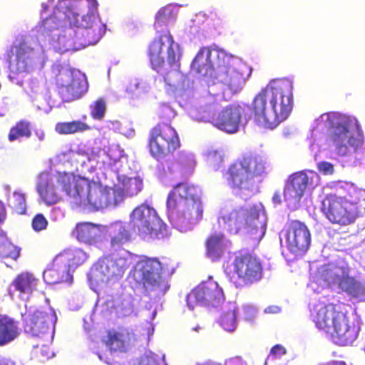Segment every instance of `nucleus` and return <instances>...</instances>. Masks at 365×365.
<instances>
[{
	"mask_svg": "<svg viewBox=\"0 0 365 365\" xmlns=\"http://www.w3.org/2000/svg\"><path fill=\"white\" fill-rule=\"evenodd\" d=\"M91 115L95 120H101L106 113V103L103 99L96 100L91 106Z\"/></svg>",
	"mask_w": 365,
	"mask_h": 365,
	"instance_id": "44",
	"label": "nucleus"
},
{
	"mask_svg": "<svg viewBox=\"0 0 365 365\" xmlns=\"http://www.w3.org/2000/svg\"><path fill=\"white\" fill-rule=\"evenodd\" d=\"M37 192L41 200L48 205L57 203L60 194L55 187L53 178L48 175H41L37 184Z\"/></svg>",
	"mask_w": 365,
	"mask_h": 365,
	"instance_id": "29",
	"label": "nucleus"
},
{
	"mask_svg": "<svg viewBox=\"0 0 365 365\" xmlns=\"http://www.w3.org/2000/svg\"><path fill=\"white\" fill-rule=\"evenodd\" d=\"M211 105H212V103H211V102H209V103L206 105V106H211Z\"/></svg>",
	"mask_w": 365,
	"mask_h": 365,
	"instance_id": "57",
	"label": "nucleus"
},
{
	"mask_svg": "<svg viewBox=\"0 0 365 365\" xmlns=\"http://www.w3.org/2000/svg\"><path fill=\"white\" fill-rule=\"evenodd\" d=\"M35 134L37 136L38 139L41 141H43L45 139V133L42 130H37L35 131Z\"/></svg>",
	"mask_w": 365,
	"mask_h": 365,
	"instance_id": "52",
	"label": "nucleus"
},
{
	"mask_svg": "<svg viewBox=\"0 0 365 365\" xmlns=\"http://www.w3.org/2000/svg\"><path fill=\"white\" fill-rule=\"evenodd\" d=\"M346 268L336 264H324L319 267L314 275V279L317 283H324L328 286L337 284L342 278Z\"/></svg>",
	"mask_w": 365,
	"mask_h": 365,
	"instance_id": "27",
	"label": "nucleus"
},
{
	"mask_svg": "<svg viewBox=\"0 0 365 365\" xmlns=\"http://www.w3.org/2000/svg\"><path fill=\"white\" fill-rule=\"evenodd\" d=\"M234 273L240 282L236 283V287L252 285L259 282L263 275V264L260 258L249 252H240L232 262Z\"/></svg>",
	"mask_w": 365,
	"mask_h": 365,
	"instance_id": "13",
	"label": "nucleus"
},
{
	"mask_svg": "<svg viewBox=\"0 0 365 365\" xmlns=\"http://www.w3.org/2000/svg\"><path fill=\"white\" fill-rule=\"evenodd\" d=\"M205 255L213 262L218 261L227 249L226 237L222 232L209 235L205 240Z\"/></svg>",
	"mask_w": 365,
	"mask_h": 365,
	"instance_id": "26",
	"label": "nucleus"
},
{
	"mask_svg": "<svg viewBox=\"0 0 365 365\" xmlns=\"http://www.w3.org/2000/svg\"><path fill=\"white\" fill-rule=\"evenodd\" d=\"M201 195L200 190L194 185L187 182L176 184L170 192L167 199V207L170 212H175L178 207L186 205L192 199Z\"/></svg>",
	"mask_w": 365,
	"mask_h": 365,
	"instance_id": "21",
	"label": "nucleus"
},
{
	"mask_svg": "<svg viewBox=\"0 0 365 365\" xmlns=\"http://www.w3.org/2000/svg\"><path fill=\"white\" fill-rule=\"evenodd\" d=\"M91 130V126L86 123L76 120L69 122H58L55 125V131L60 135H72L83 133Z\"/></svg>",
	"mask_w": 365,
	"mask_h": 365,
	"instance_id": "37",
	"label": "nucleus"
},
{
	"mask_svg": "<svg viewBox=\"0 0 365 365\" xmlns=\"http://www.w3.org/2000/svg\"><path fill=\"white\" fill-rule=\"evenodd\" d=\"M56 320V314L52 309H38L23 315V328L26 334L40 337L53 331Z\"/></svg>",
	"mask_w": 365,
	"mask_h": 365,
	"instance_id": "16",
	"label": "nucleus"
},
{
	"mask_svg": "<svg viewBox=\"0 0 365 365\" xmlns=\"http://www.w3.org/2000/svg\"><path fill=\"white\" fill-rule=\"evenodd\" d=\"M219 323L228 332H232L235 330L237 327V315L235 307L232 306L221 314Z\"/></svg>",
	"mask_w": 365,
	"mask_h": 365,
	"instance_id": "40",
	"label": "nucleus"
},
{
	"mask_svg": "<svg viewBox=\"0 0 365 365\" xmlns=\"http://www.w3.org/2000/svg\"><path fill=\"white\" fill-rule=\"evenodd\" d=\"M325 115L328 139L338 155H349L362 148L364 134L356 120L339 113H329Z\"/></svg>",
	"mask_w": 365,
	"mask_h": 365,
	"instance_id": "7",
	"label": "nucleus"
},
{
	"mask_svg": "<svg viewBox=\"0 0 365 365\" xmlns=\"http://www.w3.org/2000/svg\"><path fill=\"white\" fill-rule=\"evenodd\" d=\"M219 223H222L231 235H237L242 230H246L247 234L257 241L261 240L266 233V220L259 216L255 207H239L232 210L228 214L219 217Z\"/></svg>",
	"mask_w": 365,
	"mask_h": 365,
	"instance_id": "9",
	"label": "nucleus"
},
{
	"mask_svg": "<svg viewBox=\"0 0 365 365\" xmlns=\"http://www.w3.org/2000/svg\"><path fill=\"white\" fill-rule=\"evenodd\" d=\"M143 180L139 177L128 178L123 180V191L129 196L136 195L143 189Z\"/></svg>",
	"mask_w": 365,
	"mask_h": 365,
	"instance_id": "42",
	"label": "nucleus"
},
{
	"mask_svg": "<svg viewBox=\"0 0 365 365\" xmlns=\"http://www.w3.org/2000/svg\"><path fill=\"white\" fill-rule=\"evenodd\" d=\"M321 211L331 223L348 226L365 215V198L356 190L344 196L329 194L322 202Z\"/></svg>",
	"mask_w": 365,
	"mask_h": 365,
	"instance_id": "8",
	"label": "nucleus"
},
{
	"mask_svg": "<svg viewBox=\"0 0 365 365\" xmlns=\"http://www.w3.org/2000/svg\"><path fill=\"white\" fill-rule=\"evenodd\" d=\"M78 187L81 192L75 200L76 206L99 210L111 204L109 192L96 183H91L88 180H81Z\"/></svg>",
	"mask_w": 365,
	"mask_h": 365,
	"instance_id": "18",
	"label": "nucleus"
},
{
	"mask_svg": "<svg viewBox=\"0 0 365 365\" xmlns=\"http://www.w3.org/2000/svg\"><path fill=\"white\" fill-rule=\"evenodd\" d=\"M110 245L119 248L131 240V235L122 222H115L110 227Z\"/></svg>",
	"mask_w": 365,
	"mask_h": 365,
	"instance_id": "36",
	"label": "nucleus"
},
{
	"mask_svg": "<svg viewBox=\"0 0 365 365\" xmlns=\"http://www.w3.org/2000/svg\"><path fill=\"white\" fill-rule=\"evenodd\" d=\"M177 170L182 176L191 175L195 168L196 161L192 154L180 152L175 160Z\"/></svg>",
	"mask_w": 365,
	"mask_h": 365,
	"instance_id": "39",
	"label": "nucleus"
},
{
	"mask_svg": "<svg viewBox=\"0 0 365 365\" xmlns=\"http://www.w3.org/2000/svg\"><path fill=\"white\" fill-rule=\"evenodd\" d=\"M38 279L34 274L29 272H24L19 274L11 282V287L14 291L22 294H31L37 289Z\"/></svg>",
	"mask_w": 365,
	"mask_h": 365,
	"instance_id": "30",
	"label": "nucleus"
},
{
	"mask_svg": "<svg viewBox=\"0 0 365 365\" xmlns=\"http://www.w3.org/2000/svg\"><path fill=\"white\" fill-rule=\"evenodd\" d=\"M130 222L139 235L152 238H163L167 235V226L156 210L146 203L138 205L130 214Z\"/></svg>",
	"mask_w": 365,
	"mask_h": 365,
	"instance_id": "12",
	"label": "nucleus"
},
{
	"mask_svg": "<svg viewBox=\"0 0 365 365\" xmlns=\"http://www.w3.org/2000/svg\"><path fill=\"white\" fill-rule=\"evenodd\" d=\"M162 272V264L158 258L143 257L137 262L133 277L138 283L150 291L161 290L165 286Z\"/></svg>",
	"mask_w": 365,
	"mask_h": 365,
	"instance_id": "14",
	"label": "nucleus"
},
{
	"mask_svg": "<svg viewBox=\"0 0 365 365\" xmlns=\"http://www.w3.org/2000/svg\"><path fill=\"white\" fill-rule=\"evenodd\" d=\"M270 354L275 357H280L286 354V349L282 345L276 344L271 349Z\"/></svg>",
	"mask_w": 365,
	"mask_h": 365,
	"instance_id": "49",
	"label": "nucleus"
},
{
	"mask_svg": "<svg viewBox=\"0 0 365 365\" xmlns=\"http://www.w3.org/2000/svg\"><path fill=\"white\" fill-rule=\"evenodd\" d=\"M73 234L79 242L92 244L97 238V226L91 222L78 223Z\"/></svg>",
	"mask_w": 365,
	"mask_h": 365,
	"instance_id": "35",
	"label": "nucleus"
},
{
	"mask_svg": "<svg viewBox=\"0 0 365 365\" xmlns=\"http://www.w3.org/2000/svg\"><path fill=\"white\" fill-rule=\"evenodd\" d=\"M266 161L258 154L249 153L236 159L227 168L224 178L232 190L252 192L267 175Z\"/></svg>",
	"mask_w": 365,
	"mask_h": 365,
	"instance_id": "5",
	"label": "nucleus"
},
{
	"mask_svg": "<svg viewBox=\"0 0 365 365\" xmlns=\"http://www.w3.org/2000/svg\"><path fill=\"white\" fill-rule=\"evenodd\" d=\"M181 147L179 134L168 122H159L149 131L148 148L150 155L157 160L173 155Z\"/></svg>",
	"mask_w": 365,
	"mask_h": 365,
	"instance_id": "10",
	"label": "nucleus"
},
{
	"mask_svg": "<svg viewBox=\"0 0 365 365\" xmlns=\"http://www.w3.org/2000/svg\"><path fill=\"white\" fill-rule=\"evenodd\" d=\"M292 106V81L286 78L273 79L253 98L249 118L261 126L274 129L288 118Z\"/></svg>",
	"mask_w": 365,
	"mask_h": 365,
	"instance_id": "1",
	"label": "nucleus"
},
{
	"mask_svg": "<svg viewBox=\"0 0 365 365\" xmlns=\"http://www.w3.org/2000/svg\"><path fill=\"white\" fill-rule=\"evenodd\" d=\"M148 56L152 68L163 77L168 86H175L181 76V52L169 31L160 34L150 43Z\"/></svg>",
	"mask_w": 365,
	"mask_h": 365,
	"instance_id": "6",
	"label": "nucleus"
},
{
	"mask_svg": "<svg viewBox=\"0 0 365 365\" xmlns=\"http://www.w3.org/2000/svg\"><path fill=\"white\" fill-rule=\"evenodd\" d=\"M311 245V233L307 226L299 220L289 222L286 232V247L294 255H304Z\"/></svg>",
	"mask_w": 365,
	"mask_h": 365,
	"instance_id": "19",
	"label": "nucleus"
},
{
	"mask_svg": "<svg viewBox=\"0 0 365 365\" xmlns=\"http://www.w3.org/2000/svg\"><path fill=\"white\" fill-rule=\"evenodd\" d=\"M7 213L6 206L2 200H0V225L3 224L6 219Z\"/></svg>",
	"mask_w": 365,
	"mask_h": 365,
	"instance_id": "50",
	"label": "nucleus"
},
{
	"mask_svg": "<svg viewBox=\"0 0 365 365\" xmlns=\"http://www.w3.org/2000/svg\"><path fill=\"white\" fill-rule=\"evenodd\" d=\"M98 5L96 0L69 3L63 11L70 24L77 29L76 43L80 46L96 44L106 33V25L97 12Z\"/></svg>",
	"mask_w": 365,
	"mask_h": 365,
	"instance_id": "4",
	"label": "nucleus"
},
{
	"mask_svg": "<svg viewBox=\"0 0 365 365\" xmlns=\"http://www.w3.org/2000/svg\"><path fill=\"white\" fill-rule=\"evenodd\" d=\"M31 135V123L27 120L21 119L10 128L8 140L10 142H14L22 138H29Z\"/></svg>",
	"mask_w": 365,
	"mask_h": 365,
	"instance_id": "38",
	"label": "nucleus"
},
{
	"mask_svg": "<svg viewBox=\"0 0 365 365\" xmlns=\"http://www.w3.org/2000/svg\"><path fill=\"white\" fill-rule=\"evenodd\" d=\"M42 25L44 27V30L53 31L58 29L60 21L56 16L51 15L43 21Z\"/></svg>",
	"mask_w": 365,
	"mask_h": 365,
	"instance_id": "46",
	"label": "nucleus"
},
{
	"mask_svg": "<svg viewBox=\"0 0 365 365\" xmlns=\"http://www.w3.org/2000/svg\"><path fill=\"white\" fill-rule=\"evenodd\" d=\"M9 206L17 215H24L26 212V202L25 195L15 191L9 199Z\"/></svg>",
	"mask_w": 365,
	"mask_h": 365,
	"instance_id": "41",
	"label": "nucleus"
},
{
	"mask_svg": "<svg viewBox=\"0 0 365 365\" xmlns=\"http://www.w3.org/2000/svg\"><path fill=\"white\" fill-rule=\"evenodd\" d=\"M34 48L28 46L25 42H21L17 46H11L6 51V61L9 68L11 73H20L28 69L29 63L33 58Z\"/></svg>",
	"mask_w": 365,
	"mask_h": 365,
	"instance_id": "20",
	"label": "nucleus"
},
{
	"mask_svg": "<svg viewBox=\"0 0 365 365\" xmlns=\"http://www.w3.org/2000/svg\"><path fill=\"white\" fill-rule=\"evenodd\" d=\"M56 256L57 260L62 262L68 271L70 268H76L83 264L87 259V254L81 249H67Z\"/></svg>",
	"mask_w": 365,
	"mask_h": 365,
	"instance_id": "33",
	"label": "nucleus"
},
{
	"mask_svg": "<svg viewBox=\"0 0 365 365\" xmlns=\"http://www.w3.org/2000/svg\"><path fill=\"white\" fill-rule=\"evenodd\" d=\"M0 365H16V364L11 360H6L0 361Z\"/></svg>",
	"mask_w": 365,
	"mask_h": 365,
	"instance_id": "55",
	"label": "nucleus"
},
{
	"mask_svg": "<svg viewBox=\"0 0 365 365\" xmlns=\"http://www.w3.org/2000/svg\"><path fill=\"white\" fill-rule=\"evenodd\" d=\"M166 115H171L169 117L170 119L173 117V110L169 107H163L160 110V118L163 119Z\"/></svg>",
	"mask_w": 365,
	"mask_h": 365,
	"instance_id": "51",
	"label": "nucleus"
},
{
	"mask_svg": "<svg viewBox=\"0 0 365 365\" xmlns=\"http://www.w3.org/2000/svg\"><path fill=\"white\" fill-rule=\"evenodd\" d=\"M217 108H218L217 105H216V106L214 105V106H213L214 110Z\"/></svg>",
	"mask_w": 365,
	"mask_h": 365,
	"instance_id": "56",
	"label": "nucleus"
},
{
	"mask_svg": "<svg viewBox=\"0 0 365 365\" xmlns=\"http://www.w3.org/2000/svg\"><path fill=\"white\" fill-rule=\"evenodd\" d=\"M55 180L61 187L62 190L73 199V202L75 203V200L81 192L78 184H80V181L86 180V179L84 178H76L71 173H63L56 175Z\"/></svg>",
	"mask_w": 365,
	"mask_h": 365,
	"instance_id": "31",
	"label": "nucleus"
},
{
	"mask_svg": "<svg viewBox=\"0 0 365 365\" xmlns=\"http://www.w3.org/2000/svg\"><path fill=\"white\" fill-rule=\"evenodd\" d=\"M311 319L319 330L339 346L351 345L358 337L360 328L351 319L343 303H318L311 312Z\"/></svg>",
	"mask_w": 365,
	"mask_h": 365,
	"instance_id": "3",
	"label": "nucleus"
},
{
	"mask_svg": "<svg viewBox=\"0 0 365 365\" xmlns=\"http://www.w3.org/2000/svg\"><path fill=\"white\" fill-rule=\"evenodd\" d=\"M272 201L277 204L281 203L282 200H281V195H280L279 192H274V194L272 196Z\"/></svg>",
	"mask_w": 365,
	"mask_h": 365,
	"instance_id": "53",
	"label": "nucleus"
},
{
	"mask_svg": "<svg viewBox=\"0 0 365 365\" xmlns=\"http://www.w3.org/2000/svg\"><path fill=\"white\" fill-rule=\"evenodd\" d=\"M166 9L162 8L160 9L155 15V26H157L158 25H160L161 23H163L166 21Z\"/></svg>",
	"mask_w": 365,
	"mask_h": 365,
	"instance_id": "48",
	"label": "nucleus"
},
{
	"mask_svg": "<svg viewBox=\"0 0 365 365\" xmlns=\"http://www.w3.org/2000/svg\"><path fill=\"white\" fill-rule=\"evenodd\" d=\"M318 170L324 175H331L334 173V165L329 162L323 161L317 164Z\"/></svg>",
	"mask_w": 365,
	"mask_h": 365,
	"instance_id": "47",
	"label": "nucleus"
},
{
	"mask_svg": "<svg viewBox=\"0 0 365 365\" xmlns=\"http://www.w3.org/2000/svg\"><path fill=\"white\" fill-rule=\"evenodd\" d=\"M48 226V221L43 214L36 215L32 220V227L35 231L39 232L45 230Z\"/></svg>",
	"mask_w": 365,
	"mask_h": 365,
	"instance_id": "45",
	"label": "nucleus"
},
{
	"mask_svg": "<svg viewBox=\"0 0 365 365\" xmlns=\"http://www.w3.org/2000/svg\"><path fill=\"white\" fill-rule=\"evenodd\" d=\"M102 341L111 353H125L131 344L132 336L126 329H112L106 331Z\"/></svg>",
	"mask_w": 365,
	"mask_h": 365,
	"instance_id": "23",
	"label": "nucleus"
},
{
	"mask_svg": "<svg viewBox=\"0 0 365 365\" xmlns=\"http://www.w3.org/2000/svg\"><path fill=\"white\" fill-rule=\"evenodd\" d=\"M20 255L19 249L9 242H0V257L16 260Z\"/></svg>",
	"mask_w": 365,
	"mask_h": 365,
	"instance_id": "43",
	"label": "nucleus"
},
{
	"mask_svg": "<svg viewBox=\"0 0 365 365\" xmlns=\"http://www.w3.org/2000/svg\"><path fill=\"white\" fill-rule=\"evenodd\" d=\"M326 365H347V364L343 361H331L329 363H327Z\"/></svg>",
	"mask_w": 365,
	"mask_h": 365,
	"instance_id": "54",
	"label": "nucleus"
},
{
	"mask_svg": "<svg viewBox=\"0 0 365 365\" xmlns=\"http://www.w3.org/2000/svg\"><path fill=\"white\" fill-rule=\"evenodd\" d=\"M243 108L239 105H230L225 107L213 119V125L218 129L228 133H234L238 130L241 121Z\"/></svg>",
	"mask_w": 365,
	"mask_h": 365,
	"instance_id": "22",
	"label": "nucleus"
},
{
	"mask_svg": "<svg viewBox=\"0 0 365 365\" xmlns=\"http://www.w3.org/2000/svg\"><path fill=\"white\" fill-rule=\"evenodd\" d=\"M225 297L222 288L218 283L210 277L202 282L187 296V304L217 307L224 302Z\"/></svg>",
	"mask_w": 365,
	"mask_h": 365,
	"instance_id": "17",
	"label": "nucleus"
},
{
	"mask_svg": "<svg viewBox=\"0 0 365 365\" xmlns=\"http://www.w3.org/2000/svg\"><path fill=\"white\" fill-rule=\"evenodd\" d=\"M338 288L351 299L365 300V283L357 277L351 276L347 268L339 282Z\"/></svg>",
	"mask_w": 365,
	"mask_h": 365,
	"instance_id": "25",
	"label": "nucleus"
},
{
	"mask_svg": "<svg viewBox=\"0 0 365 365\" xmlns=\"http://www.w3.org/2000/svg\"><path fill=\"white\" fill-rule=\"evenodd\" d=\"M128 267L129 262L125 257H119L114 259L110 257H104L98 260L96 269L109 279L111 277L122 275Z\"/></svg>",
	"mask_w": 365,
	"mask_h": 365,
	"instance_id": "24",
	"label": "nucleus"
},
{
	"mask_svg": "<svg viewBox=\"0 0 365 365\" xmlns=\"http://www.w3.org/2000/svg\"><path fill=\"white\" fill-rule=\"evenodd\" d=\"M175 212L181 213L185 217L190 220L198 222L202 218L203 207L200 195L197 199H192L186 202V205L178 207Z\"/></svg>",
	"mask_w": 365,
	"mask_h": 365,
	"instance_id": "34",
	"label": "nucleus"
},
{
	"mask_svg": "<svg viewBox=\"0 0 365 365\" xmlns=\"http://www.w3.org/2000/svg\"><path fill=\"white\" fill-rule=\"evenodd\" d=\"M21 334L19 322L6 314H0V346H4Z\"/></svg>",
	"mask_w": 365,
	"mask_h": 365,
	"instance_id": "28",
	"label": "nucleus"
},
{
	"mask_svg": "<svg viewBox=\"0 0 365 365\" xmlns=\"http://www.w3.org/2000/svg\"><path fill=\"white\" fill-rule=\"evenodd\" d=\"M68 273V270L66 268V266L57 260V256H56L52 262L44 270L43 277L48 284H54L64 282Z\"/></svg>",
	"mask_w": 365,
	"mask_h": 365,
	"instance_id": "32",
	"label": "nucleus"
},
{
	"mask_svg": "<svg viewBox=\"0 0 365 365\" xmlns=\"http://www.w3.org/2000/svg\"><path fill=\"white\" fill-rule=\"evenodd\" d=\"M58 93L63 102L79 99L88 91V82L84 74L68 66L54 65L51 68Z\"/></svg>",
	"mask_w": 365,
	"mask_h": 365,
	"instance_id": "11",
	"label": "nucleus"
},
{
	"mask_svg": "<svg viewBox=\"0 0 365 365\" xmlns=\"http://www.w3.org/2000/svg\"><path fill=\"white\" fill-rule=\"evenodd\" d=\"M320 184V177L314 171L302 170L290 175L284 186L286 201L298 202L307 188H314Z\"/></svg>",
	"mask_w": 365,
	"mask_h": 365,
	"instance_id": "15",
	"label": "nucleus"
},
{
	"mask_svg": "<svg viewBox=\"0 0 365 365\" xmlns=\"http://www.w3.org/2000/svg\"><path fill=\"white\" fill-rule=\"evenodd\" d=\"M191 68L202 75H210L219 83L235 93L240 91L246 76L245 66L240 63L234 56L217 47H202L193 59Z\"/></svg>",
	"mask_w": 365,
	"mask_h": 365,
	"instance_id": "2",
	"label": "nucleus"
}]
</instances>
